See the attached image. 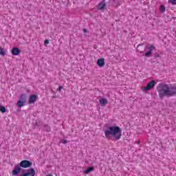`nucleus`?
<instances>
[{
	"label": "nucleus",
	"instance_id": "2eb2a0df",
	"mask_svg": "<svg viewBox=\"0 0 176 176\" xmlns=\"http://www.w3.org/2000/svg\"><path fill=\"white\" fill-rule=\"evenodd\" d=\"M6 50H4L3 48H1V56H5V54H6Z\"/></svg>",
	"mask_w": 176,
	"mask_h": 176
},
{
	"label": "nucleus",
	"instance_id": "a878e982",
	"mask_svg": "<svg viewBox=\"0 0 176 176\" xmlns=\"http://www.w3.org/2000/svg\"><path fill=\"white\" fill-rule=\"evenodd\" d=\"M138 47H140V45L138 46L137 49H138Z\"/></svg>",
	"mask_w": 176,
	"mask_h": 176
},
{
	"label": "nucleus",
	"instance_id": "412c9836",
	"mask_svg": "<svg viewBox=\"0 0 176 176\" xmlns=\"http://www.w3.org/2000/svg\"><path fill=\"white\" fill-rule=\"evenodd\" d=\"M61 142L62 144H67V140H62Z\"/></svg>",
	"mask_w": 176,
	"mask_h": 176
},
{
	"label": "nucleus",
	"instance_id": "bb28decb",
	"mask_svg": "<svg viewBox=\"0 0 176 176\" xmlns=\"http://www.w3.org/2000/svg\"><path fill=\"white\" fill-rule=\"evenodd\" d=\"M138 144H140V141L138 142Z\"/></svg>",
	"mask_w": 176,
	"mask_h": 176
},
{
	"label": "nucleus",
	"instance_id": "9d476101",
	"mask_svg": "<svg viewBox=\"0 0 176 176\" xmlns=\"http://www.w3.org/2000/svg\"><path fill=\"white\" fill-rule=\"evenodd\" d=\"M19 101H22L23 102H27V96H25V94H22L20 96Z\"/></svg>",
	"mask_w": 176,
	"mask_h": 176
},
{
	"label": "nucleus",
	"instance_id": "0eeeda50",
	"mask_svg": "<svg viewBox=\"0 0 176 176\" xmlns=\"http://www.w3.org/2000/svg\"><path fill=\"white\" fill-rule=\"evenodd\" d=\"M105 6H107V3H105V0H102L97 6L98 10H104L105 8Z\"/></svg>",
	"mask_w": 176,
	"mask_h": 176
},
{
	"label": "nucleus",
	"instance_id": "393cba45",
	"mask_svg": "<svg viewBox=\"0 0 176 176\" xmlns=\"http://www.w3.org/2000/svg\"><path fill=\"white\" fill-rule=\"evenodd\" d=\"M52 98H56V96H53Z\"/></svg>",
	"mask_w": 176,
	"mask_h": 176
},
{
	"label": "nucleus",
	"instance_id": "f257e3e1",
	"mask_svg": "<svg viewBox=\"0 0 176 176\" xmlns=\"http://www.w3.org/2000/svg\"><path fill=\"white\" fill-rule=\"evenodd\" d=\"M157 91L160 98L173 97L176 96V85L168 86V85L162 82L157 85Z\"/></svg>",
	"mask_w": 176,
	"mask_h": 176
},
{
	"label": "nucleus",
	"instance_id": "1a4fd4ad",
	"mask_svg": "<svg viewBox=\"0 0 176 176\" xmlns=\"http://www.w3.org/2000/svg\"><path fill=\"white\" fill-rule=\"evenodd\" d=\"M97 64L100 68H102L105 65V59L103 58L98 59Z\"/></svg>",
	"mask_w": 176,
	"mask_h": 176
},
{
	"label": "nucleus",
	"instance_id": "4be33fe9",
	"mask_svg": "<svg viewBox=\"0 0 176 176\" xmlns=\"http://www.w3.org/2000/svg\"><path fill=\"white\" fill-rule=\"evenodd\" d=\"M44 43H45V45H48L49 40H47V39L45 40Z\"/></svg>",
	"mask_w": 176,
	"mask_h": 176
},
{
	"label": "nucleus",
	"instance_id": "f3484780",
	"mask_svg": "<svg viewBox=\"0 0 176 176\" xmlns=\"http://www.w3.org/2000/svg\"><path fill=\"white\" fill-rule=\"evenodd\" d=\"M168 3H172V5H176V0H168Z\"/></svg>",
	"mask_w": 176,
	"mask_h": 176
},
{
	"label": "nucleus",
	"instance_id": "39448f33",
	"mask_svg": "<svg viewBox=\"0 0 176 176\" xmlns=\"http://www.w3.org/2000/svg\"><path fill=\"white\" fill-rule=\"evenodd\" d=\"M21 172V166H19V164L16 165L15 168L12 170V175H19L20 173Z\"/></svg>",
	"mask_w": 176,
	"mask_h": 176
},
{
	"label": "nucleus",
	"instance_id": "7ed1b4c3",
	"mask_svg": "<svg viewBox=\"0 0 176 176\" xmlns=\"http://www.w3.org/2000/svg\"><path fill=\"white\" fill-rule=\"evenodd\" d=\"M19 164L22 168H28L32 166L31 161L27 160L21 161Z\"/></svg>",
	"mask_w": 176,
	"mask_h": 176
},
{
	"label": "nucleus",
	"instance_id": "f03ea898",
	"mask_svg": "<svg viewBox=\"0 0 176 176\" xmlns=\"http://www.w3.org/2000/svg\"><path fill=\"white\" fill-rule=\"evenodd\" d=\"M104 135L107 140L114 138L116 141L122 138V129L118 126H109L106 131H104Z\"/></svg>",
	"mask_w": 176,
	"mask_h": 176
},
{
	"label": "nucleus",
	"instance_id": "20e7f679",
	"mask_svg": "<svg viewBox=\"0 0 176 176\" xmlns=\"http://www.w3.org/2000/svg\"><path fill=\"white\" fill-rule=\"evenodd\" d=\"M155 85H156V81L155 80H151L147 84L146 87H144V91H148V90H152L153 87H155Z\"/></svg>",
	"mask_w": 176,
	"mask_h": 176
},
{
	"label": "nucleus",
	"instance_id": "6e6552de",
	"mask_svg": "<svg viewBox=\"0 0 176 176\" xmlns=\"http://www.w3.org/2000/svg\"><path fill=\"white\" fill-rule=\"evenodd\" d=\"M38 100V95H31L29 98V104H34Z\"/></svg>",
	"mask_w": 176,
	"mask_h": 176
},
{
	"label": "nucleus",
	"instance_id": "9b49d317",
	"mask_svg": "<svg viewBox=\"0 0 176 176\" xmlns=\"http://www.w3.org/2000/svg\"><path fill=\"white\" fill-rule=\"evenodd\" d=\"M99 102L102 107H104V105H107V104H108V100H107L106 98H103L100 100Z\"/></svg>",
	"mask_w": 176,
	"mask_h": 176
},
{
	"label": "nucleus",
	"instance_id": "5701e85b",
	"mask_svg": "<svg viewBox=\"0 0 176 176\" xmlns=\"http://www.w3.org/2000/svg\"><path fill=\"white\" fill-rule=\"evenodd\" d=\"M58 90V91H61L63 90V86H59Z\"/></svg>",
	"mask_w": 176,
	"mask_h": 176
},
{
	"label": "nucleus",
	"instance_id": "aec40b11",
	"mask_svg": "<svg viewBox=\"0 0 176 176\" xmlns=\"http://www.w3.org/2000/svg\"><path fill=\"white\" fill-rule=\"evenodd\" d=\"M154 57L155 58H157L158 57H160V54H159L158 53H155L154 54Z\"/></svg>",
	"mask_w": 176,
	"mask_h": 176
},
{
	"label": "nucleus",
	"instance_id": "4468645a",
	"mask_svg": "<svg viewBox=\"0 0 176 176\" xmlns=\"http://www.w3.org/2000/svg\"><path fill=\"white\" fill-rule=\"evenodd\" d=\"M160 12L162 13H164V12H166V7H164V6L161 5V6H160Z\"/></svg>",
	"mask_w": 176,
	"mask_h": 176
},
{
	"label": "nucleus",
	"instance_id": "423d86ee",
	"mask_svg": "<svg viewBox=\"0 0 176 176\" xmlns=\"http://www.w3.org/2000/svg\"><path fill=\"white\" fill-rule=\"evenodd\" d=\"M20 53H21V50L17 47L12 48L11 51V54H12V56H19Z\"/></svg>",
	"mask_w": 176,
	"mask_h": 176
},
{
	"label": "nucleus",
	"instance_id": "6ab92c4d",
	"mask_svg": "<svg viewBox=\"0 0 176 176\" xmlns=\"http://www.w3.org/2000/svg\"><path fill=\"white\" fill-rule=\"evenodd\" d=\"M152 50H155V46H153V45H151L148 47V51H149V52H152Z\"/></svg>",
	"mask_w": 176,
	"mask_h": 176
},
{
	"label": "nucleus",
	"instance_id": "dca6fc26",
	"mask_svg": "<svg viewBox=\"0 0 176 176\" xmlns=\"http://www.w3.org/2000/svg\"><path fill=\"white\" fill-rule=\"evenodd\" d=\"M1 113H5L6 112V108L3 106H1Z\"/></svg>",
	"mask_w": 176,
	"mask_h": 176
},
{
	"label": "nucleus",
	"instance_id": "a211bd4d",
	"mask_svg": "<svg viewBox=\"0 0 176 176\" xmlns=\"http://www.w3.org/2000/svg\"><path fill=\"white\" fill-rule=\"evenodd\" d=\"M151 54H152V52L148 51V52L145 53V56L146 57H149V56H151Z\"/></svg>",
	"mask_w": 176,
	"mask_h": 176
},
{
	"label": "nucleus",
	"instance_id": "b1692460",
	"mask_svg": "<svg viewBox=\"0 0 176 176\" xmlns=\"http://www.w3.org/2000/svg\"><path fill=\"white\" fill-rule=\"evenodd\" d=\"M83 32L85 33L87 32V29H83Z\"/></svg>",
	"mask_w": 176,
	"mask_h": 176
},
{
	"label": "nucleus",
	"instance_id": "ddd939ff",
	"mask_svg": "<svg viewBox=\"0 0 176 176\" xmlns=\"http://www.w3.org/2000/svg\"><path fill=\"white\" fill-rule=\"evenodd\" d=\"M94 170V167L91 166L89 168H87V170H85V174H89V173H91V171Z\"/></svg>",
	"mask_w": 176,
	"mask_h": 176
},
{
	"label": "nucleus",
	"instance_id": "f8f14e48",
	"mask_svg": "<svg viewBox=\"0 0 176 176\" xmlns=\"http://www.w3.org/2000/svg\"><path fill=\"white\" fill-rule=\"evenodd\" d=\"M24 104H25V102L19 100L16 103V107H19V108H21L22 107H24Z\"/></svg>",
	"mask_w": 176,
	"mask_h": 176
}]
</instances>
